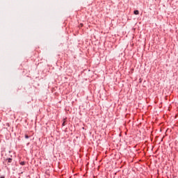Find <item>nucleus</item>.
Wrapping results in <instances>:
<instances>
[{
    "label": "nucleus",
    "mask_w": 178,
    "mask_h": 178,
    "mask_svg": "<svg viewBox=\"0 0 178 178\" xmlns=\"http://www.w3.org/2000/svg\"><path fill=\"white\" fill-rule=\"evenodd\" d=\"M81 26H83V24H81Z\"/></svg>",
    "instance_id": "nucleus-7"
},
{
    "label": "nucleus",
    "mask_w": 178,
    "mask_h": 178,
    "mask_svg": "<svg viewBox=\"0 0 178 178\" xmlns=\"http://www.w3.org/2000/svg\"><path fill=\"white\" fill-rule=\"evenodd\" d=\"M66 122H67V120H66V118H65L64 120H63V126H65V124H66Z\"/></svg>",
    "instance_id": "nucleus-3"
},
{
    "label": "nucleus",
    "mask_w": 178,
    "mask_h": 178,
    "mask_svg": "<svg viewBox=\"0 0 178 178\" xmlns=\"http://www.w3.org/2000/svg\"><path fill=\"white\" fill-rule=\"evenodd\" d=\"M134 15H138L140 13V12L138 10H134Z\"/></svg>",
    "instance_id": "nucleus-4"
},
{
    "label": "nucleus",
    "mask_w": 178,
    "mask_h": 178,
    "mask_svg": "<svg viewBox=\"0 0 178 178\" xmlns=\"http://www.w3.org/2000/svg\"><path fill=\"white\" fill-rule=\"evenodd\" d=\"M12 161L13 159L11 158H9V159H6L5 160V162H7L8 163H12Z\"/></svg>",
    "instance_id": "nucleus-1"
},
{
    "label": "nucleus",
    "mask_w": 178,
    "mask_h": 178,
    "mask_svg": "<svg viewBox=\"0 0 178 178\" xmlns=\"http://www.w3.org/2000/svg\"><path fill=\"white\" fill-rule=\"evenodd\" d=\"M25 138H29V135H25Z\"/></svg>",
    "instance_id": "nucleus-5"
},
{
    "label": "nucleus",
    "mask_w": 178,
    "mask_h": 178,
    "mask_svg": "<svg viewBox=\"0 0 178 178\" xmlns=\"http://www.w3.org/2000/svg\"><path fill=\"white\" fill-rule=\"evenodd\" d=\"M0 178H5V177L2 176V177H0Z\"/></svg>",
    "instance_id": "nucleus-6"
},
{
    "label": "nucleus",
    "mask_w": 178,
    "mask_h": 178,
    "mask_svg": "<svg viewBox=\"0 0 178 178\" xmlns=\"http://www.w3.org/2000/svg\"><path fill=\"white\" fill-rule=\"evenodd\" d=\"M20 165H22V166H24V165H26V162L25 161H21L19 163Z\"/></svg>",
    "instance_id": "nucleus-2"
}]
</instances>
